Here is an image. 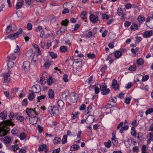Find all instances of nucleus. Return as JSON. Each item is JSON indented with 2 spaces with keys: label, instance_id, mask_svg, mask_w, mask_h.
<instances>
[{
  "label": "nucleus",
  "instance_id": "obj_1",
  "mask_svg": "<svg viewBox=\"0 0 153 153\" xmlns=\"http://www.w3.org/2000/svg\"><path fill=\"white\" fill-rule=\"evenodd\" d=\"M14 125V124L10 120L3 121L2 123H0V137L6 135L10 130L9 126Z\"/></svg>",
  "mask_w": 153,
  "mask_h": 153
},
{
  "label": "nucleus",
  "instance_id": "obj_2",
  "mask_svg": "<svg viewBox=\"0 0 153 153\" xmlns=\"http://www.w3.org/2000/svg\"><path fill=\"white\" fill-rule=\"evenodd\" d=\"M49 112L53 114L57 115L59 113V110L56 106H51L48 108Z\"/></svg>",
  "mask_w": 153,
  "mask_h": 153
},
{
  "label": "nucleus",
  "instance_id": "obj_3",
  "mask_svg": "<svg viewBox=\"0 0 153 153\" xmlns=\"http://www.w3.org/2000/svg\"><path fill=\"white\" fill-rule=\"evenodd\" d=\"M70 100L71 101L73 102H76L77 101L78 96L77 94L74 92L71 93L70 94Z\"/></svg>",
  "mask_w": 153,
  "mask_h": 153
},
{
  "label": "nucleus",
  "instance_id": "obj_4",
  "mask_svg": "<svg viewBox=\"0 0 153 153\" xmlns=\"http://www.w3.org/2000/svg\"><path fill=\"white\" fill-rule=\"evenodd\" d=\"M39 107V106L37 105V107L34 108V109H29L28 108H27L26 110V112L28 115H29L30 113H34L36 115H38V112L37 111V110Z\"/></svg>",
  "mask_w": 153,
  "mask_h": 153
},
{
  "label": "nucleus",
  "instance_id": "obj_5",
  "mask_svg": "<svg viewBox=\"0 0 153 153\" xmlns=\"http://www.w3.org/2000/svg\"><path fill=\"white\" fill-rule=\"evenodd\" d=\"M32 92L38 93L41 90L40 89V86L39 85H33L32 87Z\"/></svg>",
  "mask_w": 153,
  "mask_h": 153
},
{
  "label": "nucleus",
  "instance_id": "obj_6",
  "mask_svg": "<svg viewBox=\"0 0 153 153\" xmlns=\"http://www.w3.org/2000/svg\"><path fill=\"white\" fill-rule=\"evenodd\" d=\"M38 120V117L35 116L30 117L29 118V121L30 123L32 125L36 124Z\"/></svg>",
  "mask_w": 153,
  "mask_h": 153
},
{
  "label": "nucleus",
  "instance_id": "obj_7",
  "mask_svg": "<svg viewBox=\"0 0 153 153\" xmlns=\"http://www.w3.org/2000/svg\"><path fill=\"white\" fill-rule=\"evenodd\" d=\"M89 18L91 21L94 23H97L99 21L98 17L92 14L90 15Z\"/></svg>",
  "mask_w": 153,
  "mask_h": 153
},
{
  "label": "nucleus",
  "instance_id": "obj_8",
  "mask_svg": "<svg viewBox=\"0 0 153 153\" xmlns=\"http://www.w3.org/2000/svg\"><path fill=\"white\" fill-rule=\"evenodd\" d=\"M11 73L12 72L10 71H9L7 73H3L1 75V76H2L4 77V82H6L8 81V78L10 76Z\"/></svg>",
  "mask_w": 153,
  "mask_h": 153
},
{
  "label": "nucleus",
  "instance_id": "obj_9",
  "mask_svg": "<svg viewBox=\"0 0 153 153\" xmlns=\"http://www.w3.org/2000/svg\"><path fill=\"white\" fill-rule=\"evenodd\" d=\"M94 118L92 115H89L86 119V123L88 124H91L94 121Z\"/></svg>",
  "mask_w": 153,
  "mask_h": 153
},
{
  "label": "nucleus",
  "instance_id": "obj_10",
  "mask_svg": "<svg viewBox=\"0 0 153 153\" xmlns=\"http://www.w3.org/2000/svg\"><path fill=\"white\" fill-rule=\"evenodd\" d=\"M17 56V53L14 52L10 54V56H8L7 59H8V61L10 59L14 60L16 59Z\"/></svg>",
  "mask_w": 153,
  "mask_h": 153
},
{
  "label": "nucleus",
  "instance_id": "obj_11",
  "mask_svg": "<svg viewBox=\"0 0 153 153\" xmlns=\"http://www.w3.org/2000/svg\"><path fill=\"white\" fill-rule=\"evenodd\" d=\"M30 65V62L28 61L24 62L23 63V67L24 70L26 71L29 68Z\"/></svg>",
  "mask_w": 153,
  "mask_h": 153
},
{
  "label": "nucleus",
  "instance_id": "obj_12",
  "mask_svg": "<svg viewBox=\"0 0 153 153\" xmlns=\"http://www.w3.org/2000/svg\"><path fill=\"white\" fill-rule=\"evenodd\" d=\"M153 35V33L152 30H149L145 32L143 35V36L145 38L150 37Z\"/></svg>",
  "mask_w": 153,
  "mask_h": 153
},
{
  "label": "nucleus",
  "instance_id": "obj_13",
  "mask_svg": "<svg viewBox=\"0 0 153 153\" xmlns=\"http://www.w3.org/2000/svg\"><path fill=\"white\" fill-rule=\"evenodd\" d=\"M112 87L115 90L117 89L119 87L118 84H117V81L115 79L113 80L112 82Z\"/></svg>",
  "mask_w": 153,
  "mask_h": 153
},
{
  "label": "nucleus",
  "instance_id": "obj_14",
  "mask_svg": "<svg viewBox=\"0 0 153 153\" xmlns=\"http://www.w3.org/2000/svg\"><path fill=\"white\" fill-rule=\"evenodd\" d=\"M7 116V113L6 111H4L0 114V117L2 120L6 118Z\"/></svg>",
  "mask_w": 153,
  "mask_h": 153
},
{
  "label": "nucleus",
  "instance_id": "obj_15",
  "mask_svg": "<svg viewBox=\"0 0 153 153\" xmlns=\"http://www.w3.org/2000/svg\"><path fill=\"white\" fill-rule=\"evenodd\" d=\"M38 61V56L37 54H35L33 55L32 59L31 61V62L34 65L36 64V63Z\"/></svg>",
  "mask_w": 153,
  "mask_h": 153
},
{
  "label": "nucleus",
  "instance_id": "obj_16",
  "mask_svg": "<svg viewBox=\"0 0 153 153\" xmlns=\"http://www.w3.org/2000/svg\"><path fill=\"white\" fill-rule=\"evenodd\" d=\"M48 96L49 98L52 99L54 98V93L51 89H49L48 91Z\"/></svg>",
  "mask_w": 153,
  "mask_h": 153
},
{
  "label": "nucleus",
  "instance_id": "obj_17",
  "mask_svg": "<svg viewBox=\"0 0 153 153\" xmlns=\"http://www.w3.org/2000/svg\"><path fill=\"white\" fill-rule=\"evenodd\" d=\"M19 1L16 5V8L19 9L22 7L23 5V0H18Z\"/></svg>",
  "mask_w": 153,
  "mask_h": 153
},
{
  "label": "nucleus",
  "instance_id": "obj_18",
  "mask_svg": "<svg viewBox=\"0 0 153 153\" xmlns=\"http://www.w3.org/2000/svg\"><path fill=\"white\" fill-rule=\"evenodd\" d=\"M79 148L80 147L79 146L77 145L74 144L71 146L70 150L72 151H74L79 149Z\"/></svg>",
  "mask_w": 153,
  "mask_h": 153
},
{
  "label": "nucleus",
  "instance_id": "obj_19",
  "mask_svg": "<svg viewBox=\"0 0 153 153\" xmlns=\"http://www.w3.org/2000/svg\"><path fill=\"white\" fill-rule=\"evenodd\" d=\"M18 37L19 36L15 33L13 34H11L8 36V38H10L11 40H13L17 38H18Z\"/></svg>",
  "mask_w": 153,
  "mask_h": 153
},
{
  "label": "nucleus",
  "instance_id": "obj_20",
  "mask_svg": "<svg viewBox=\"0 0 153 153\" xmlns=\"http://www.w3.org/2000/svg\"><path fill=\"white\" fill-rule=\"evenodd\" d=\"M14 30L13 29L12 26L11 25H8L6 29V31L7 33H9L11 31H13Z\"/></svg>",
  "mask_w": 153,
  "mask_h": 153
},
{
  "label": "nucleus",
  "instance_id": "obj_21",
  "mask_svg": "<svg viewBox=\"0 0 153 153\" xmlns=\"http://www.w3.org/2000/svg\"><path fill=\"white\" fill-rule=\"evenodd\" d=\"M86 14V12L84 11L82 12L80 14V16L82 19L84 20L85 22L86 21L87 18L86 17L85 15Z\"/></svg>",
  "mask_w": 153,
  "mask_h": 153
},
{
  "label": "nucleus",
  "instance_id": "obj_22",
  "mask_svg": "<svg viewBox=\"0 0 153 153\" xmlns=\"http://www.w3.org/2000/svg\"><path fill=\"white\" fill-rule=\"evenodd\" d=\"M4 141L5 143H9L11 141V139L10 137L6 136L4 137Z\"/></svg>",
  "mask_w": 153,
  "mask_h": 153
},
{
  "label": "nucleus",
  "instance_id": "obj_23",
  "mask_svg": "<svg viewBox=\"0 0 153 153\" xmlns=\"http://www.w3.org/2000/svg\"><path fill=\"white\" fill-rule=\"evenodd\" d=\"M145 19V17L142 15L139 16L137 18L138 21L140 23H142L144 22Z\"/></svg>",
  "mask_w": 153,
  "mask_h": 153
},
{
  "label": "nucleus",
  "instance_id": "obj_24",
  "mask_svg": "<svg viewBox=\"0 0 153 153\" xmlns=\"http://www.w3.org/2000/svg\"><path fill=\"white\" fill-rule=\"evenodd\" d=\"M69 94V92L67 90L65 91L62 93V97L64 98H66L67 97L68 95Z\"/></svg>",
  "mask_w": 153,
  "mask_h": 153
},
{
  "label": "nucleus",
  "instance_id": "obj_25",
  "mask_svg": "<svg viewBox=\"0 0 153 153\" xmlns=\"http://www.w3.org/2000/svg\"><path fill=\"white\" fill-rule=\"evenodd\" d=\"M33 53V51L32 49L29 50L27 53L26 55L28 57L31 56Z\"/></svg>",
  "mask_w": 153,
  "mask_h": 153
},
{
  "label": "nucleus",
  "instance_id": "obj_26",
  "mask_svg": "<svg viewBox=\"0 0 153 153\" xmlns=\"http://www.w3.org/2000/svg\"><path fill=\"white\" fill-rule=\"evenodd\" d=\"M131 30H137L138 29V26L137 25L133 23L132 25L131 26Z\"/></svg>",
  "mask_w": 153,
  "mask_h": 153
},
{
  "label": "nucleus",
  "instance_id": "obj_27",
  "mask_svg": "<svg viewBox=\"0 0 153 153\" xmlns=\"http://www.w3.org/2000/svg\"><path fill=\"white\" fill-rule=\"evenodd\" d=\"M68 20L67 19H65V20L62 21L61 24L62 25L66 27L68 26Z\"/></svg>",
  "mask_w": 153,
  "mask_h": 153
},
{
  "label": "nucleus",
  "instance_id": "obj_28",
  "mask_svg": "<svg viewBox=\"0 0 153 153\" xmlns=\"http://www.w3.org/2000/svg\"><path fill=\"white\" fill-rule=\"evenodd\" d=\"M114 55L115 57L117 58L122 55V53L120 51H117L115 52Z\"/></svg>",
  "mask_w": 153,
  "mask_h": 153
},
{
  "label": "nucleus",
  "instance_id": "obj_29",
  "mask_svg": "<svg viewBox=\"0 0 153 153\" xmlns=\"http://www.w3.org/2000/svg\"><path fill=\"white\" fill-rule=\"evenodd\" d=\"M8 61L7 64L8 67L10 68H11L13 66L14 62L12 61L9 60Z\"/></svg>",
  "mask_w": 153,
  "mask_h": 153
},
{
  "label": "nucleus",
  "instance_id": "obj_30",
  "mask_svg": "<svg viewBox=\"0 0 153 153\" xmlns=\"http://www.w3.org/2000/svg\"><path fill=\"white\" fill-rule=\"evenodd\" d=\"M58 105L59 107H62L64 105V103L61 100H59L57 102Z\"/></svg>",
  "mask_w": 153,
  "mask_h": 153
},
{
  "label": "nucleus",
  "instance_id": "obj_31",
  "mask_svg": "<svg viewBox=\"0 0 153 153\" xmlns=\"http://www.w3.org/2000/svg\"><path fill=\"white\" fill-rule=\"evenodd\" d=\"M46 97V95L45 94L42 95L37 97V101L40 102V100L45 99Z\"/></svg>",
  "mask_w": 153,
  "mask_h": 153
},
{
  "label": "nucleus",
  "instance_id": "obj_32",
  "mask_svg": "<svg viewBox=\"0 0 153 153\" xmlns=\"http://www.w3.org/2000/svg\"><path fill=\"white\" fill-rule=\"evenodd\" d=\"M152 112H153V108H149L145 112V113L146 115H148L149 114H151Z\"/></svg>",
  "mask_w": 153,
  "mask_h": 153
},
{
  "label": "nucleus",
  "instance_id": "obj_33",
  "mask_svg": "<svg viewBox=\"0 0 153 153\" xmlns=\"http://www.w3.org/2000/svg\"><path fill=\"white\" fill-rule=\"evenodd\" d=\"M26 135L24 133H22L20 134V138L21 140H23L26 137Z\"/></svg>",
  "mask_w": 153,
  "mask_h": 153
},
{
  "label": "nucleus",
  "instance_id": "obj_34",
  "mask_svg": "<svg viewBox=\"0 0 153 153\" xmlns=\"http://www.w3.org/2000/svg\"><path fill=\"white\" fill-rule=\"evenodd\" d=\"M104 144L105 147L109 148L111 146V141L110 140H108L107 142H105Z\"/></svg>",
  "mask_w": 153,
  "mask_h": 153
},
{
  "label": "nucleus",
  "instance_id": "obj_35",
  "mask_svg": "<svg viewBox=\"0 0 153 153\" xmlns=\"http://www.w3.org/2000/svg\"><path fill=\"white\" fill-rule=\"evenodd\" d=\"M111 140L112 144L114 146H116L117 145V144L118 143V141L116 138L113 139L111 138Z\"/></svg>",
  "mask_w": 153,
  "mask_h": 153
},
{
  "label": "nucleus",
  "instance_id": "obj_36",
  "mask_svg": "<svg viewBox=\"0 0 153 153\" xmlns=\"http://www.w3.org/2000/svg\"><path fill=\"white\" fill-rule=\"evenodd\" d=\"M47 146L43 144L40 146L38 149V150L39 151L43 150L44 149H46Z\"/></svg>",
  "mask_w": 153,
  "mask_h": 153
},
{
  "label": "nucleus",
  "instance_id": "obj_37",
  "mask_svg": "<svg viewBox=\"0 0 153 153\" xmlns=\"http://www.w3.org/2000/svg\"><path fill=\"white\" fill-rule=\"evenodd\" d=\"M67 142V136L66 135H65L63 136L62 139V143L63 144H65Z\"/></svg>",
  "mask_w": 153,
  "mask_h": 153
},
{
  "label": "nucleus",
  "instance_id": "obj_38",
  "mask_svg": "<svg viewBox=\"0 0 153 153\" xmlns=\"http://www.w3.org/2000/svg\"><path fill=\"white\" fill-rule=\"evenodd\" d=\"M128 69L131 71H134L136 69V65H133L131 66Z\"/></svg>",
  "mask_w": 153,
  "mask_h": 153
},
{
  "label": "nucleus",
  "instance_id": "obj_39",
  "mask_svg": "<svg viewBox=\"0 0 153 153\" xmlns=\"http://www.w3.org/2000/svg\"><path fill=\"white\" fill-rule=\"evenodd\" d=\"M110 90L109 89H106L102 91L101 94L103 95H106L108 94L110 92Z\"/></svg>",
  "mask_w": 153,
  "mask_h": 153
},
{
  "label": "nucleus",
  "instance_id": "obj_40",
  "mask_svg": "<svg viewBox=\"0 0 153 153\" xmlns=\"http://www.w3.org/2000/svg\"><path fill=\"white\" fill-rule=\"evenodd\" d=\"M35 96L34 94V93L30 94L28 96V99L31 100H32L34 97Z\"/></svg>",
  "mask_w": 153,
  "mask_h": 153
},
{
  "label": "nucleus",
  "instance_id": "obj_41",
  "mask_svg": "<svg viewBox=\"0 0 153 153\" xmlns=\"http://www.w3.org/2000/svg\"><path fill=\"white\" fill-rule=\"evenodd\" d=\"M50 55L52 59L56 58L57 56V54L53 52H50Z\"/></svg>",
  "mask_w": 153,
  "mask_h": 153
},
{
  "label": "nucleus",
  "instance_id": "obj_42",
  "mask_svg": "<svg viewBox=\"0 0 153 153\" xmlns=\"http://www.w3.org/2000/svg\"><path fill=\"white\" fill-rule=\"evenodd\" d=\"M60 50L61 52H64L67 51V48L65 46H62L60 47Z\"/></svg>",
  "mask_w": 153,
  "mask_h": 153
},
{
  "label": "nucleus",
  "instance_id": "obj_43",
  "mask_svg": "<svg viewBox=\"0 0 153 153\" xmlns=\"http://www.w3.org/2000/svg\"><path fill=\"white\" fill-rule=\"evenodd\" d=\"M61 140V139L60 138L58 137H56L53 140V142L55 143H57L58 142L60 141Z\"/></svg>",
  "mask_w": 153,
  "mask_h": 153
},
{
  "label": "nucleus",
  "instance_id": "obj_44",
  "mask_svg": "<svg viewBox=\"0 0 153 153\" xmlns=\"http://www.w3.org/2000/svg\"><path fill=\"white\" fill-rule=\"evenodd\" d=\"M92 107L91 105H90L88 108L87 111H85V113L86 114H88L90 112L92 111Z\"/></svg>",
  "mask_w": 153,
  "mask_h": 153
},
{
  "label": "nucleus",
  "instance_id": "obj_45",
  "mask_svg": "<svg viewBox=\"0 0 153 153\" xmlns=\"http://www.w3.org/2000/svg\"><path fill=\"white\" fill-rule=\"evenodd\" d=\"M109 100L110 101L115 103L117 101V98L116 97H111L109 98Z\"/></svg>",
  "mask_w": 153,
  "mask_h": 153
},
{
  "label": "nucleus",
  "instance_id": "obj_46",
  "mask_svg": "<svg viewBox=\"0 0 153 153\" xmlns=\"http://www.w3.org/2000/svg\"><path fill=\"white\" fill-rule=\"evenodd\" d=\"M143 63V59L140 58L138 59L137 61V63L139 65H142Z\"/></svg>",
  "mask_w": 153,
  "mask_h": 153
},
{
  "label": "nucleus",
  "instance_id": "obj_47",
  "mask_svg": "<svg viewBox=\"0 0 153 153\" xmlns=\"http://www.w3.org/2000/svg\"><path fill=\"white\" fill-rule=\"evenodd\" d=\"M12 150H13L14 152H16L19 149V147L18 146L16 145L14 146H13L12 147Z\"/></svg>",
  "mask_w": 153,
  "mask_h": 153
},
{
  "label": "nucleus",
  "instance_id": "obj_48",
  "mask_svg": "<svg viewBox=\"0 0 153 153\" xmlns=\"http://www.w3.org/2000/svg\"><path fill=\"white\" fill-rule=\"evenodd\" d=\"M42 30V26H38L35 29V31L36 32H38L39 31H41Z\"/></svg>",
  "mask_w": 153,
  "mask_h": 153
},
{
  "label": "nucleus",
  "instance_id": "obj_49",
  "mask_svg": "<svg viewBox=\"0 0 153 153\" xmlns=\"http://www.w3.org/2000/svg\"><path fill=\"white\" fill-rule=\"evenodd\" d=\"M32 28V25L30 23H29L27 24V28L29 30H31Z\"/></svg>",
  "mask_w": 153,
  "mask_h": 153
},
{
  "label": "nucleus",
  "instance_id": "obj_50",
  "mask_svg": "<svg viewBox=\"0 0 153 153\" xmlns=\"http://www.w3.org/2000/svg\"><path fill=\"white\" fill-rule=\"evenodd\" d=\"M12 133L13 134H17L18 133V130L16 128H13L11 131Z\"/></svg>",
  "mask_w": 153,
  "mask_h": 153
},
{
  "label": "nucleus",
  "instance_id": "obj_51",
  "mask_svg": "<svg viewBox=\"0 0 153 153\" xmlns=\"http://www.w3.org/2000/svg\"><path fill=\"white\" fill-rule=\"evenodd\" d=\"M14 49H15L14 52L15 53H16V52H19V51H20L19 48V46L17 45L15 46H14Z\"/></svg>",
  "mask_w": 153,
  "mask_h": 153
},
{
  "label": "nucleus",
  "instance_id": "obj_52",
  "mask_svg": "<svg viewBox=\"0 0 153 153\" xmlns=\"http://www.w3.org/2000/svg\"><path fill=\"white\" fill-rule=\"evenodd\" d=\"M142 153H144L146 152V146L144 145L142 146L141 148Z\"/></svg>",
  "mask_w": 153,
  "mask_h": 153
},
{
  "label": "nucleus",
  "instance_id": "obj_53",
  "mask_svg": "<svg viewBox=\"0 0 153 153\" xmlns=\"http://www.w3.org/2000/svg\"><path fill=\"white\" fill-rule=\"evenodd\" d=\"M102 17L103 19H109V16L106 14H103L102 15Z\"/></svg>",
  "mask_w": 153,
  "mask_h": 153
},
{
  "label": "nucleus",
  "instance_id": "obj_54",
  "mask_svg": "<svg viewBox=\"0 0 153 153\" xmlns=\"http://www.w3.org/2000/svg\"><path fill=\"white\" fill-rule=\"evenodd\" d=\"M149 78V76L147 75L144 76H143V79L142 80L143 82H145L147 81Z\"/></svg>",
  "mask_w": 153,
  "mask_h": 153
},
{
  "label": "nucleus",
  "instance_id": "obj_55",
  "mask_svg": "<svg viewBox=\"0 0 153 153\" xmlns=\"http://www.w3.org/2000/svg\"><path fill=\"white\" fill-rule=\"evenodd\" d=\"M118 14L119 16L121 15L123 13V11L120 7H119L117 10Z\"/></svg>",
  "mask_w": 153,
  "mask_h": 153
},
{
  "label": "nucleus",
  "instance_id": "obj_56",
  "mask_svg": "<svg viewBox=\"0 0 153 153\" xmlns=\"http://www.w3.org/2000/svg\"><path fill=\"white\" fill-rule=\"evenodd\" d=\"M87 56L90 59H93L95 57V55L93 53H88L87 54Z\"/></svg>",
  "mask_w": 153,
  "mask_h": 153
},
{
  "label": "nucleus",
  "instance_id": "obj_57",
  "mask_svg": "<svg viewBox=\"0 0 153 153\" xmlns=\"http://www.w3.org/2000/svg\"><path fill=\"white\" fill-rule=\"evenodd\" d=\"M52 82V78L50 77L47 80V83L48 85H50Z\"/></svg>",
  "mask_w": 153,
  "mask_h": 153
},
{
  "label": "nucleus",
  "instance_id": "obj_58",
  "mask_svg": "<svg viewBox=\"0 0 153 153\" xmlns=\"http://www.w3.org/2000/svg\"><path fill=\"white\" fill-rule=\"evenodd\" d=\"M92 35L91 32L89 31L87 33L85 34V36L86 37L89 38Z\"/></svg>",
  "mask_w": 153,
  "mask_h": 153
},
{
  "label": "nucleus",
  "instance_id": "obj_59",
  "mask_svg": "<svg viewBox=\"0 0 153 153\" xmlns=\"http://www.w3.org/2000/svg\"><path fill=\"white\" fill-rule=\"evenodd\" d=\"M133 84L131 82H129L128 83L126 86V88L128 89H129L131 88V86Z\"/></svg>",
  "mask_w": 153,
  "mask_h": 153
},
{
  "label": "nucleus",
  "instance_id": "obj_60",
  "mask_svg": "<svg viewBox=\"0 0 153 153\" xmlns=\"http://www.w3.org/2000/svg\"><path fill=\"white\" fill-rule=\"evenodd\" d=\"M27 100L26 98L23 100L22 101V105L25 106H26L27 104Z\"/></svg>",
  "mask_w": 153,
  "mask_h": 153
},
{
  "label": "nucleus",
  "instance_id": "obj_61",
  "mask_svg": "<svg viewBox=\"0 0 153 153\" xmlns=\"http://www.w3.org/2000/svg\"><path fill=\"white\" fill-rule=\"evenodd\" d=\"M17 119L20 120V121L22 122L24 120V118L23 116H20L17 117Z\"/></svg>",
  "mask_w": 153,
  "mask_h": 153
},
{
  "label": "nucleus",
  "instance_id": "obj_62",
  "mask_svg": "<svg viewBox=\"0 0 153 153\" xmlns=\"http://www.w3.org/2000/svg\"><path fill=\"white\" fill-rule=\"evenodd\" d=\"M131 99L129 97H127L125 100V102L127 104H128L130 102Z\"/></svg>",
  "mask_w": 153,
  "mask_h": 153
},
{
  "label": "nucleus",
  "instance_id": "obj_63",
  "mask_svg": "<svg viewBox=\"0 0 153 153\" xmlns=\"http://www.w3.org/2000/svg\"><path fill=\"white\" fill-rule=\"evenodd\" d=\"M138 147L137 146L134 147L132 149L133 151L134 152L137 153L138 151Z\"/></svg>",
  "mask_w": 153,
  "mask_h": 153
},
{
  "label": "nucleus",
  "instance_id": "obj_64",
  "mask_svg": "<svg viewBox=\"0 0 153 153\" xmlns=\"http://www.w3.org/2000/svg\"><path fill=\"white\" fill-rule=\"evenodd\" d=\"M23 29L22 28H20L19 29L18 31L16 32L15 33L19 36V34H21L23 32Z\"/></svg>",
  "mask_w": 153,
  "mask_h": 153
}]
</instances>
